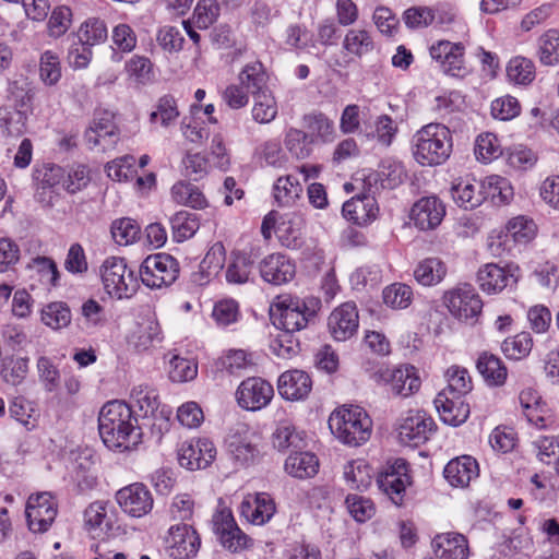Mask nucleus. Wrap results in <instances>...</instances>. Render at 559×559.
Here are the masks:
<instances>
[{
	"label": "nucleus",
	"mask_w": 559,
	"mask_h": 559,
	"mask_svg": "<svg viewBox=\"0 0 559 559\" xmlns=\"http://www.w3.org/2000/svg\"><path fill=\"white\" fill-rule=\"evenodd\" d=\"M98 431L104 444L111 450H131L142 441L138 420L131 407L122 401H110L102 407Z\"/></svg>",
	"instance_id": "obj_1"
},
{
	"label": "nucleus",
	"mask_w": 559,
	"mask_h": 559,
	"mask_svg": "<svg viewBox=\"0 0 559 559\" xmlns=\"http://www.w3.org/2000/svg\"><path fill=\"white\" fill-rule=\"evenodd\" d=\"M452 134L442 123L421 127L412 139V153L421 166H438L445 163L452 153Z\"/></svg>",
	"instance_id": "obj_2"
},
{
	"label": "nucleus",
	"mask_w": 559,
	"mask_h": 559,
	"mask_svg": "<svg viewBox=\"0 0 559 559\" xmlns=\"http://www.w3.org/2000/svg\"><path fill=\"white\" fill-rule=\"evenodd\" d=\"M320 308L317 298L301 299L290 295L278 296L270 307L273 325L282 332L296 333L305 329Z\"/></svg>",
	"instance_id": "obj_3"
},
{
	"label": "nucleus",
	"mask_w": 559,
	"mask_h": 559,
	"mask_svg": "<svg viewBox=\"0 0 559 559\" xmlns=\"http://www.w3.org/2000/svg\"><path fill=\"white\" fill-rule=\"evenodd\" d=\"M332 433L343 443L357 447L371 436L372 421L359 406H342L329 418Z\"/></svg>",
	"instance_id": "obj_4"
},
{
	"label": "nucleus",
	"mask_w": 559,
	"mask_h": 559,
	"mask_svg": "<svg viewBox=\"0 0 559 559\" xmlns=\"http://www.w3.org/2000/svg\"><path fill=\"white\" fill-rule=\"evenodd\" d=\"M105 292L114 298H130L138 289V278L124 258L109 257L100 266Z\"/></svg>",
	"instance_id": "obj_5"
},
{
	"label": "nucleus",
	"mask_w": 559,
	"mask_h": 559,
	"mask_svg": "<svg viewBox=\"0 0 559 559\" xmlns=\"http://www.w3.org/2000/svg\"><path fill=\"white\" fill-rule=\"evenodd\" d=\"M442 301L452 317L468 324L478 322L484 307L479 294L467 283L445 290Z\"/></svg>",
	"instance_id": "obj_6"
},
{
	"label": "nucleus",
	"mask_w": 559,
	"mask_h": 559,
	"mask_svg": "<svg viewBox=\"0 0 559 559\" xmlns=\"http://www.w3.org/2000/svg\"><path fill=\"white\" fill-rule=\"evenodd\" d=\"M139 274L142 283L150 288H162L171 285L178 278L179 264L166 253L148 255L141 263Z\"/></svg>",
	"instance_id": "obj_7"
},
{
	"label": "nucleus",
	"mask_w": 559,
	"mask_h": 559,
	"mask_svg": "<svg viewBox=\"0 0 559 559\" xmlns=\"http://www.w3.org/2000/svg\"><path fill=\"white\" fill-rule=\"evenodd\" d=\"M429 55L447 75L464 79L472 72L465 61V47L462 43L439 40L430 46Z\"/></svg>",
	"instance_id": "obj_8"
},
{
	"label": "nucleus",
	"mask_w": 559,
	"mask_h": 559,
	"mask_svg": "<svg viewBox=\"0 0 559 559\" xmlns=\"http://www.w3.org/2000/svg\"><path fill=\"white\" fill-rule=\"evenodd\" d=\"M379 489L390 498L395 506H402L407 486L411 485L408 463L404 459L388 462L377 477Z\"/></svg>",
	"instance_id": "obj_9"
},
{
	"label": "nucleus",
	"mask_w": 559,
	"mask_h": 559,
	"mask_svg": "<svg viewBox=\"0 0 559 559\" xmlns=\"http://www.w3.org/2000/svg\"><path fill=\"white\" fill-rule=\"evenodd\" d=\"M201 547V538L192 525H171L165 538V551L170 559H193Z\"/></svg>",
	"instance_id": "obj_10"
},
{
	"label": "nucleus",
	"mask_w": 559,
	"mask_h": 559,
	"mask_svg": "<svg viewBox=\"0 0 559 559\" xmlns=\"http://www.w3.org/2000/svg\"><path fill=\"white\" fill-rule=\"evenodd\" d=\"M57 513V502L49 492H39L28 497L25 515L31 532H47L53 523Z\"/></svg>",
	"instance_id": "obj_11"
},
{
	"label": "nucleus",
	"mask_w": 559,
	"mask_h": 559,
	"mask_svg": "<svg viewBox=\"0 0 559 559\" xmlns=\"http://www.w3.org/2000/svg\"><path fill=\"white\" fill-rule=\"evenodd\" d=\"M212 522L213 531L225 549L239 552L252 545V539L238 527L230 510L216 512Z\"/></svg>",
	"instance_id": "obj_12"
},
{
	"label": "nucleus",
	"mask_w": 559,
	"mask_h": 559,
	"mask_svg": "<svg viewBox=\"0 0 559 559\" xmlns=\"http://www.w3.org/2000/svg\"><path fill=\"white\" fill-rule=\"evenodd\" d=\"M373 377L377 382L389 384L394 394L404 397L409 396L420 388V378L416 368L411 365L379 369Z\"/></svg>",
	"instance_id": "obj_13"
},
{
	"label": "nucleus",
	"mask_w": 559,
	"mask_h": 559,
	"mask_svg": "<svg viewBox=\"0 0 559 559\" xmlns=\"http://www.w3.org/2000/svg\"><path fill=\"white\" fill-rule=\"evenodd\" d=\"M215 456L216 448L207 438L187 440L178 449V462L189 471L206 468Z\"/></svg>",
	"instance_id": "obj_14"
},
{
	"label": "nucleus",
	"mask_w": 559,
	"mask_h": 559,
	"mask_svg": "<svg viewBox=\"0 0 559 559\" xmlns=\"http://www.w3.org/2000/svg\"><path fill=\"white\" fill-rule=\"evenodd\" d=\"M273 395V386L265 380L257 377L243 380L236 391L239 406L252 412L265 407L271 402Z\"/></svg>",
	"instance_id": "obj_15"
},
{
	"label": "nucleus",
	"mask_w": 559,
	"mask_h": 559,
	"mask_svg": "<svg viewBox=\"0 0 559 559\" xmlns=\"http://www.w3.org/2000/svg\"><path fill=\"white\" fill-rule=\"evenodd\" d=\"M116 500L120 508L133 518L146 515L153 509L151 491L141 483H134L119 489Z\"/></svg>",
	"instance_id": "obj_16"
},
{
	"label": "nucleus",
	"mask_w": 559,
	"mask_h": 559,
	"mask_svg": "<svg viewBox=\"0 0 559 559\" xmlns=\"http://www.w3.org/2000/svg\"><path fill=\"white\" fill-rule=\"evenodd\" d=\"M85 140L91 148L100 147L103 151L114 148L119 141L114 116L108 111L96 114L85 131Z\"/></svg>",
	"instance_id": "obj_17"
},
{
	"label": "nucleus",
	"mask_w": 559,
	"mask_h": 559,
	"mask_svg": "<svg viewBox=\"0 0 559 559\" xmlns=\"http://www.w3.org/2000/svg\"><path fill=\"white\" fill-rule=\"evenodd\" d=\"M359 325L356 304L347 301L335 308L328 318V329L331 336L338 342L349 340L355 335Z\"/></svg>",
	"instance_id": "obj_18"
},
{
	"label": "nucleus",
	"mask_w": 559,
	"mask_h": 559,
	"mask_svg": "<svg viewBox=\"0 0 559 559\" xmlns=\"http://www.w3.org/2000/svg\"><path fill=\"white\" fill-rule=\"evenodd\" d=\"M435 428V421L425 412H409L399 426L401 442L417 447L425 443Z\"/></svg>",
	"instance_id": "obj_19"
},
{
	"label": "nucleus",
	"mask_w": 559,
	"mask_h": 559,
	"mask_svg": "<svg viewBox=\"0 0 559 559\" xmlns=\"http://www.w3.org/2000/svg\"><path fill=\"white\" fill-rule=\"evenodd\" d=\"M445 215V206L437 197H423L414 203L411 219L420 230H432L438 227Z\"/></svg>",
	"instance_id": "obj_20"
},
{
	"label": "nucleus",
	"mask_w": 559,
	"mask_h": 559,
	"mask_svg": "<svg viewBox=\"0 0 559 559\" xmlns=\"http://www.w3.org/2000/svg\"><path fill=\"white\" fill-rule=\"evenodd\" d=\"M260 274L270 284L282 285L294 278L296 267L288 257L281 253H272L260 262Z\"/></svg>",
	"instance_id": "obj_21"
},
{
	"label": "nucleus",
	"mask_w": 559,
	"mask_h": 559,
	"mask_svg": "<svg viewBox=\"0 0 559 559\" xmlns=\"http://www.w3.org/2000/svg\"><path fill=\"white\" fill-rule=\"evenodd\" d=\"M431 548L437 559H467L469 557L467 538L456 532L436 535L431 540Z\"/></svg>",
	"instance_id": "obj_22"
},
{
	"label": "nucleus",
	"mask_w": 559,
	"mask_h": 559,
	"mask_svg": "<svg viewBox=\"0 0 559 559\" xmlns=\"http://www.w3.org/2000/svg\"><path fill=\"white\" fill-rule=\"evenodd\" d=\"M277 390L280 395L287 401H301L311 392L312 380L304 370H287L280 376Z\"/></svg>",
	"instance_id": "obj_23"
},
{
	"label": "nucleus",
	"mask_w": 559,
	"mask_h": 559,
	"mask_svg": "<svg viewBox=\"0 0 559 559\" xmlns=\"http://www.w3.org/2000/svg\"><path fill=\"white\" fill-rule=\"evenodd\" d=\"M84 522L91 532L114 535L119 531L115 513L108 502L95 501L91 503L84 512Z\"/></svg>",
	"instance_id": "obj_24"
},
{
	"label": "nucleus",
	"mask_w": 559,
	"mask_h": 559,
	"mask_svg": "<svg viewBox=\"0 0 559 559\" xmlns=\"http://www.w3.org/2000/svg\"><path fill=\"white\" fill-rule=\"evenodd\" d=\"M476 282L484 293L499 294L516 280L509 267H503L497 263H487L477 271Z\"/></svg>",
	"instance_id": "obj_25"
},
{
	"label": "nucleus",
	"mask_w": 559,
	"mask_h": 559,
	"mask_svg": "<svg viewBox=\"0 0 559 559\" xmlns=\"http://www.w3.org/2000/svg\"><path fill=\"white\" fill-rule=\"evenodd\" d=\"M443 475L451 486L465 488L478 477V463L471 455L457 456L445 465Z\"/></svg>",
	"instance_id": "obj_26"
},
{
	"label": "nucleus",
	"mask_w": 559,
	"mask_h": 559,
	"mask_svg": "<svg viewBox=\"0 0 559 559\" xmlns=\"http://www.w3.org/2000/svg\"><path fill=\"white\" fill-rule=\"evenodd\" d=\"M240 512L250 523L263 525L274 515L275 503L270 495L260 492L248 496L240 504Z\"/></svg>",
	"instance_id": "obj_27"
},
{
	"label": "nucleus",
	"mask_w": 559,
	"mask_h": 559,
	"mask_svg": "<svg viewBox=\"0 0 559 559\" xmlns=\"http://www.w3.org/2000/svg\"><path fill=\"white\" fill-rule=\"evenodd\" d=\"M435 405L441 420L453 427L465 423L469 416V405L463 402L461 397H453L448 395L447 392L437 395Z\"/></svg>",
	"instance_id": "obj_28"
},
{
	"label": "nucleus",
	"mask_w": 559,
	"mask_h": 559,
	"mask_svg": "<svg viewBox=\"0 0 559 559\" xmlns=\"http://www.w3.org/2000/svg\"><path fill=\"white\" fill-rule=\"evenodd\" d=\"M379 209L371 195H357L343 204L344 217L354 224L366 225L376 218Z\"/></svg>",
	"instance_id": "obj_29"
},
{
	"label": "nucleus",
	"mask_w": 559,
	"mask_h": 559,
	"mask_svg": "<svg viewBox=\"0 0 559 559\" xmlns=\"http://www.w3.org/2000/svg\"><path fill=\"white\" fill-rule=\"evenodd\" d=\"M320 463L316 454L308 451H294L285 460V472L297 479L314 477L319 472Z\"/></svg>",
	"instance_id": "obj_30"
},
{
	"label": "nucleus",
	"mask_w": 559,
	"mask_h": 559,
	"mask_svg": "<svg viewBox=\"0 0 559 559\" xmlns=\"http://www.w3.org/2000/svg\"><path fill=\"white\" fill-rule=\"evenodd\" d=\"M304 217L296 212L284 214L276 227L281 243L288 249H297L302 245Z\"/></svg>",
	"instance_id": "obj_31"
},
{
	"label": "nucleus",
	"mask_w": 559,
	"mask_h": 559,
	"mask_svg": "<svg viewBox=\"0 0 559 559\" xmlns=\"http://www.w3.org/2000/svg\"><path fill=\"white\" fill-rule=\"evenodd\" d=\"M480 188H483L481 183L468 179H460L451 188L452 199L459 206L472 210L480 205L485 199Z\"/></svg>",
	"instance_id": "obj_32"
},
{
	"label": "nucleus",
	"mask_w": 559,
	"mask_h": 559,
	"mask_svg": "<svg viewBox=\"0 0 559 559\" xmlns=\"http://www.w3.org/2000/svg\"><path fill=\"white\" fill-rule=\"evenodd\" d=\"M476 367L478 372L489 385H502L508 376L507 367L501 359L493 354L483 353L479 355Z\"/></svg>",
	"instance_id": "obj_33"
},
{
	"label": "nucleus",
	"mask_w": 559,
	"mask_h": 559,
	"mask_svg": "<svg viewBox=\"0 0 559 559\" xmlns=\"http://www.w3.org/2000/svg\"><path fill=\"white\" fill-rule=\"evenodd\" d=\"M304 126L308 130L307 134L312 138V143L316 141L328 143L335 138L333 120L322 112H311L304 116Z\"/></svg>",
	"instance_id": "obj_34"
},
{
	"label": "nucleus",
	"mask_w": 559,
	"mask_h": 559,
	"mask_svg": "<svg viewBox=\"0 0 559 559\" xmlns=\"http://www.w3.org/2000/svg\"><path fill=\"white\" fill-rule=\"evenodd\" d=\"M360 131L365 136L376 139L380 144L389 146L397 132V126L390 116L380 115L376 118L373 123L364 120V126Z\"/></svg>",
	"instance_id": "obj_35"
},
{
	"label": "nucleus",
	"mask_w": 559,
	"mask_h": 559,
	"mask_svg": "<svg viewBox=\"0 0 559 559\" xmlns=\"http://www.w3.org/2000/svg\"><path fill=\"white\" fill-rule=\"evenodd\" d=\"M173 239L182 242L195 235L200 228L199 216L188 211H179L169 218Z\"/></svg>",
	"instance_id": "obj_36"
},
{
	"label": "nucleus",
	"mask_w": 559,
	"mask_h": 559,
	"mask_svg": "<svg viewBox=\"0 0 559 559\" xmlns=\"http://www.w3.org/2000/svg\"><path fill=\"white\" fill-rule=\"evenodd\" d=\"M238 79L240 85L252 95L269 91L266 86L267 74L263 64L259 61L246 64L240 71Z\"/></svg>",
	"instance_id": "obj_37"
},
{
	"label": "nucleus",
	"mask_w": 559,
	"mask_h": 559,
	"mask_svg": "<svg viewBox=\"0 0 559 559\" xmlns=\"http://www.w3.org/2000/svg\"><path fill=\"white\" fill-rule=\"evenodd\" d=\"M447 275L445 264L438 258H427L414 270V277L423 286H433L442 282Z\"/></svg>",
	"instance_id": "obj_38"
},
{
	"label": "nucleus",
	"mask_w": 559,
	"mask_h": 559,
	"mask_svg": "<svg viewBox=\"0 0 559 559\" xmlns=\"http://www.w3.org/2000/svg\"><path fill=\"white\" fill-rule=\"evenodd\" d=\"M372 468L362 460H356L344 466V479L354 490H366L372 483Z\"/></svg>",
	"instance_id": "obj_39"
},
{
	"label": "nucleus",
	"mask_w": 559,
	"mask_h": 559,
	"mask_svg": "<svg viewBox=\"0 0 559 559\" xmlns=\"http://www.w3.org/2000/svg\"><path fill=\"white\" fill-rule=\"evenodd\" d=\"M163 341V333L159 323L148 319L141 323L132 336V344L139 352L147 350Z\"/></svg>",
	"instance_id": "obj_40"
},
{
	"label": "nucleus",
	"mask_w": 559,
	"mask_h": 559,
	"mask_svg": "<svg viewBox=\"0 0 559 559\" xmlns=\"http://www.w3.org/2000/svg\"><path fill=\"white\" fill-rule=\"evenodd\" d=\"M302 193L301 183L292 175L280 177L273 186V195L281 206H290Z\"/></svg>",
	"instance_id": "obj_41"
},
{
	"label": "nucleus",
	"mask_w": 559,
	"mask_h": 559,
	"mask_svg": "<svg viewBox=\"0 0 559 559\" xmlns=\"http://www.w3.org/2000/svg\"><path fill=\"white\" fill-rule=\"evenodd\" d=\"M373 48L371 34L366 29L350 28L344 36L343 49L349 55L361 58L371 52Z\"/></svg>",
	"instance_id": "obj_42"
},
{
	"label": "nucleus",
	"mask_w": 559,
	"mask_h": 559,
	"mask_svg": "<svg viewBox=\"0 0 559 559\" xmlns=\"http://www.w3.org/2000/svg\"><path fill=\"white\" fill-rule=\"evenodd\" d=\"M171 199L180 205L193 209H204L207 205L206 199L198 187L192 183L179 181L171 188Z\"/></svg>",
	"instance_id": "obj_43"
},
{
	"label": "nucleus",
	"mask_w": 559,
	"mask_h": 559,
	"mask_svg": "<svg viewBox=\"0 0 559 559\" xmlns=\"http://www.w3.org/2000/svg\"><path fill=\"white\" fill-rule=\"evenodd\" d=\"M27 357H5L0 364V377L9 385L21 384L28 373Z\"/></svg>",
	"instance_id": "obj_44"
},
{
	"label": "nucleus",
	"mask_w": 559,
	"mask_h": 559,
	"mask_svg": "<svg viewBox=\"0 0 559 559\" xmlns=\"http://www.w3.org/2000/svg\"><path fill=\"white\" fill-rule=\"evenodd\" d=\"M448 386L442 392L453 397H462L473 388L472 378L467 369L460 366H451L445 372Z\"/></svg>",
	"instance_id": "obj_45"
},
{
	"label": "nucleus",
	"mask_w": 559,
	"mask_h": 559,
	"mask_svg": "<svg viewBox=\"0 0 559 559\" xmlns=\"http://www.w3.org/2000/svg\"><path fill=\"white\" fill-rule=\"evenodd\" d=\"M486 197L496 204H506L513 198V188L509 180L499 175H490L481 182Z\"/></svg>",
	"instance_id": "obj_46"
},
{
	"label": "nucleus",
	"mask_w": 559,
	"mask_h": 559,
	"mask_svg": "<svg viewBox=\"0 0 559 559\" xmlns=\"http://www.w3.org/2000/svg\"><path fill=\"white\" fill-rule=\"evenodd\" d=\"M536 233V224L525 216L513 217L506 225V238H511L516 243H528L535 238Z\"/></svg>",
	"instance_id": "obj_47"
},
{
	"label": "nucleus",
	"mask_w": 559,
	"mask_h": 559,
	"mask_svg": "<svg viewBox=\"0 0 559 559\" xmlns=\"http://www.w3.org/2000/svg\"><path fill=\"white\" fill-rule=\"evenodd\" d=\"M509 81L519 85H528L535 79V66L532 60L518 56L512 58L507 66Z\"/></svg>",
	"instance_id": "obj_48"
},
{
	"label": "nucleus",
	"mask_w": 559,
	"mask_h": 559,
	"mask_svg": "<svg viewBox=\"0 0 559 559\" xmlns=\"http://www.w3.org/2000/svg\"><path fill=\"white\" fill-rule=\"evenodd\" d=\"M273 444L278 451L299 450L305 447V440L296 428L288 424H280L273 433Z\"/></svg>",
	"instance_id": "obj_49"
},
{
	"label": "nucleus",
	"mask_w": 559,
	"mask_h": 559,
	"mask_svg": "<svg viewBox=\"0 0 559 559\" xmlns=\"http://www.w3.org/2000/svg\"><path fill=\"white\" fill-rule=\"evenodd\" d=\"M9 414L27 430H32L37 426L39 416L37 411L29 401L22 396L15 397L10 403Z\"/></svg>",
	"instance_id": "obj_50"
},
{
	"label": "nucleus",
	"mask_w": 559,
	"mask_h": 559,
	"mask_svg": "<svg viewBox=\"0 0 559 559\" xmlns=\"http://www.w3.org/2000/svg\"><path fill=\"white\" fill-rule=\"evenodd\" d=\"M538 57L545 66L559 63V31L551 28L539 37Z\"/></svg>",
	"instance_id": "obj_51"
},
{
	"label": "nucleus",
	"mask_w": 559,
	"mask_h": 559,
	"mask_svg": "<svg viewBox=\"0 0 559 559\" xmlns=\"http://www.w3.org/2000/svg\"><path fill=\"white\" fill-rule=\"evenodd\" d=\"M252 118L259 123H270L277 116V104L270 91L253 95Z\"/></svg>",
	"instance_id": "obj_52"
},
{
	"label": "nucleus",
	"mask_w": 559,
	"mask_h": 559,
	"mask_svg": "<svg viewBox=\"0 0 559 559\" xmlns=\"http://www.w3.org/2000/svg\"><path fill=\"white\" fill-rule=\"evenodd\" d=\"M253 269V261L247 253H236L226 270V281L230 284H245Z\"/></svg>",
	"instance_id": "obj_53"
},
{
	"label": "nucleus",
	"mask_w": 559,
	"mask_h": 559,
	"mask_svg": "<svg viewBox=\"0 0 559 559\" xmlns=\"http://www.w3.org/2000/svg\"><path fill=\"white\" fill-rule=\"evenodd\" d=\"M107 35L105 22L97 17L86 20L78 33L79 41L91 47L104 43L107 39Z\"/></svg>",
	"instance_id": "obj_54"
},
{
	"label": "nucleus",
	"mask_w": 559,
	"mask_h": 559,
	"mask_svg": "<svg viewBox=\"0 0 559 559\" xmlns=\"http://www.w3.org/2000/svg\"><path fill=\"white\" fill-rule=\"evenodd\" d=\"M33 178L39 188L55 189L62 187L64 169L55 164H44L34 168Z\"/></svg>",
	"instance_id": "obj_55"
},
{
	"label": "nucleus",
	"mask_w": 559,
	"mask_h": 559,
	"mask_svg": "<svg viewBox=\"0 0 559 559\" xmlns=\"http://www.w3.org/2000/svg\"><path fill=\"white\" fill-rule=\"evenodd\" d=\"M383 301L393 309H405L413 301V289L404 283H393L382 293Z\"/></svg>",
	"instance_id": "obj_56"
},
{
	"label": "nucleus",
	"mask_w": 559,
	"mask_h": 559,
	"mask_svg": "<svg viewBox=\"0 0 559 559\" xmlns=\"http://www.w3.org/2000/svg\"><path fill=\"white\" fill-rule=\"evenodd\" d=\"M312 138L306 132L290 128L285 135L286 148L298 159H304L311 154Z\"/></svg>",
	"instance_id": "obj_57"
},
{
	"label": "nucleus",
	"mask_w": 559,
	"mask_h": 559,
	"mask_svg": "<svg viewBox=\"0 0 559 559\" xmlns=\"http://www.w3.org/2000/svg\"><path fill=\"white\" fill-rule=\"evenodd\" d=\"M41 321L53 330L66 328L71 322L70 308L64 302H51L43 309Z\"/></svg>",
	"instance_id": "obj_58"
},
{
	"label": "nucleus",
	"mask_w": 559,
	"mask_h": 559,
	"mask_svg": "<svg viewBox=\"0 0 559 559\" xmlns=\"http://www.w3.org/2000/svg\"><path fill=\"white\" fill-rule=\"evenodd\" d=\"M533 347V338L528 332H521L503 341L501 349L503 354L514 360H519L530 354Z\"/></svg>",
	"instance_id": "obj_59"
},
{
	"label": "nucleus",
	"mask_w": 559,
	"mask_h": 559,
	"mask_svg": "<svg viewBox=\"0 0 559 559\" xmlns=\"http://www.w3.org/2000/svg\"><path fill=\"white\" fill-rule=\"evenodd\" d=\"M168 373L173 382L182 383L191 381L198 374V364L192 359L175 355L169 360Z\"/></svg>",
	"instance_id": "obj_60"
},
{
	"label": "nucleus",
	"mask_w": 559,
	"mask_h": 559,
	"mask_svg": "<svg viewBox=\"0 0 559 559\" xmlns=\"http://www.w3.org/2000/svg\"><path fill=\"white\" fill-rule=\"evenodd\" d=\"M37 374L46 392H55L60 385V371L52 360L40 356L36 364Z\"/></svg>",
	"instance_id": "obj_61"
},
{
	"label": "nucleus",
	"mask_w": 559,
	"mask_h": 559,
	"mask_svg": "<svg viewBox=\"0 0 559 559\" xmlns=\"http://www.w3.org/2000/svg\"><path fill=\"white\" fill-rule=\"evenodd\" d=\"M501 145L493 133L479 134L475 142V156L487 164L501 155Z\"/></svg>",
	"instance_id": "obj_62"
},
{
	"label": "nucleus",
	"mask_w": 559,
	"mask_h": 559,
	"mask_svg": "<svg viewBox=\"0 0 559 559\" xmlns=\"http://www.w3.org/2000/svg\"><path fill=\"white\" fill-rule=\"evenodd\" d=\"M140 231V225L128 217L117 219L111 225L112 238L120 246L134 242L139 238Z\"/></svg>",
	"instance_id": "obj_63"
},
{
	"label": "nucleus",
	"mask_w": 559,
	"mask_h": 559,
	"mask_svg": "<svg viewBox=\"0 0 559 559\" xmlns=\"http://www.w3.org/2000/svg\"><path fill=\"white\" fill-rule=\"evenodd\" d=\"M39 76L48 86L56 85L61 79L59 57L50 50L45 51L40 57Z\"/></svg>",
	"instance_id": "obj_64"
}]
</instances>
